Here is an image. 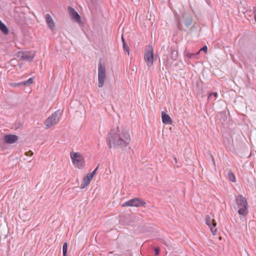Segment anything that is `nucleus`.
Wrapping results in <instances>:
<instances>
[{
	"mask_svg": "<svg viewBox=\"0 0 256 256\" xmlns=\"http://www.w3.org/2000/svg\"><path fill=\"white\" fill-rule=\"evenodd\" d=\"M130 142L128 132L123 128H117L116 131L111 130L107 135L106 142L110 148H122L126 146Z\"/></svg>",
	"mask_w": 256,
	"mask_h": 256,
	"instance_id": "1",
	"label": "nucleus"
},
{
	"mask_svg": "<svg viewBox=\"0 0 256 256\" xmlns=\"http://www.w3.org/2000/svg\"><path fill=\"white\" fill-rule=\"evenodd\" d=\"M236 208L240 215L245 216L248 214V206L246 199L241 194H239L236 198Z\"/></svg>",
	"mask_w": 256,
	"mask_h": 256,
	"instance_id": "2",
	"label": "nucleus"
},
{
	"mask_svg": "<svg viewBox=\"0 0 256 256\" xmlns=\"http://www.w3.org/2000/svg\"><path fill=\"white\" fill-rule=\"evenodd\" d=\"M70 158L74 166L78 168H82L84 166V162L82 156L79 152H71Z\"/></svg>",
	"mask_w": 256,
	"mask_h": 256,
	"instance_id": "3",
	"label": "nucleus"
},
{
	"mask_svg": "<svg viewBox=\"0 0 256 256\" xmlns=\"http://www.w3.org/2000/svg\"><path fill=\"white\" fill-rule=\"evenodd\" d=\"M34 52L32 51H20L16 54V57L20 60L32 61L34 57Z\"/></svg>",
	"mask_w": 256,
	"mask_h": 256,
	"instance_id": "4",
	"label": "nucleus"
},
{
	"mask_svg": "<svg viewBox=\"0 0 256 256\" xmlns=\"http://www.w3.org/2000/svg\"><path fill=\"white\" fill-rule=\"evenodd\" d=\"M182 22H184L186 27H188L192 22V16L188 13H184L182 18H177V25L179 30H181Z\"/></svg>",
	"mask_w": 256,
	"mask_h": 256,
	"instance_id": "5",
	"label": "nucleus"
},
{
	"mask_svg": "<svg viewBox=\"0 0 256 256\" xmlns=\"http://www.w3.org/2000/svg\"><path fill=\"white\" fill-rule=\"evenodd\" d=\"M106 78V68L101 63L98 66V86H103Z\"/></svg>",
	"mask_w": 256,
	"mask_h": 256,
	"instance_id": "6",
	"label": "nucleus"
},
{
	"mask_svg": "<svg viewBox=\"0 0 256 256\" xmlns=\"http://www.w3.org/2000/svg\"><path fill=\"white\" fill-rule=\"evenodd\" d=\"M144 58L147 66L148 67L151 66L153 64L154 60L153 48L152 46H148L146 48Z\"/></svg>",
	"mask_w": 256,
	"mask_h": 256,
	"instance_id": "7",
	"label": "nucleus"
},
{
	"mask_svg": "<svg viewBox=\"0 0 256 256\" xmlns=\"http://www.w3.org/2000/svg\"><path fill=\"white\" fill-rule=\"evenodd\" d=\"M60 114L59 110L52 114V115L46 120L45 122L46 126L48 128L54 125L59 119Z\"/></svg>",
	"mask_w": 256,
	"mask_h": 256,
	"instance_id": "8",
	"label": "nucleus"
},
{
	"mask_svg": "<svg viewBox=\"0 0 256 256\" xmlns=\"http://www.w3.org/2000/svg\"><path fill=\"white\" fill-rule=\"evenodd\" d=\"M146 204V202L140 198H134L131 199L122 205V207L125 206H141Z\"/></svg>",
	"mask_w": 256,
	"mask_h": 256,
	"instance_id": "9",
	"label": "nucleus"
},
{
	"mask_svg": "<svg viewBox=\"0 0 256 256\" xmlns=\"http://www.w3.org/2000/svg\"><path fill=\"white\" fill-rule=\"evenodd\" d=\"M205 222L209 226L212 234L214 235L216 232V223L214 219L211 220L210 216L207 215L205 217Z\"/></svg>",
	"mask_w": 256,
	"mask_h": 256,
	"instance_id": "10",
	"label": "nucleus"
},
{
	"mask_svg": "<svg viewBox=\"0 0 256 256\" xmlns=\"http://www.w3.org/2000/svg\"><path fill=\"white\" fill-rule=\"evenodd\" d=\"M68 10L70 16L76 22H79L80 20V16L74 8L68 6Z\"/></svg>",
	"mask_w": 256,
	"mask_h": 256,
	"instance_id": "11",
	"label": "nucleus"
},
{
	"mask_svg": "<svg viewBox=\"0 0 256 256\" xmlns=\"http://www.w3.org/2000/svg\"><path fill=\"white\" fill-rule=\"evenodd\" d=\"M18 140V136L14 134H8L4 136V141L7 144H14Z\"/></svg>",
	"mask_w": 256,
	"mask_h": 256,
	"instance_id": "12",
	"label": "nucleus"
},
{
	"mask_svg": "<svg viewBox=\"0 0 256 256\" xmlns=\"http://www.w3.org/2000/svg\"><path fill=\"white\" fill-rule=\"evenodd\" d=\"M46 21L48 27L52 30H54L55 24L52 18L49 14H46L45 16Z\"/></svg>",
	"mask_w": 256,
	"mask_h": 256,
	"instance_id": "13",
	"label": "nucleus"
},
{
	"mask_svg": "<svg viewBox=\"0 0 256 256\" xmlns=\"http://www.w3.org/2000/svg\"><path fill=\"white\" fill-rule=\"evenodd\" d=\"M162 122L164 124H171L172 122V120L170 116L164 112H162Z\"/></svg>",
	"mask_w": 256,
	"mask_h": 256,
	"instance_id": "14",
	"label": "nucleus"
},
{
	"mask_svg": "<svg viewBox=\"0 0 256 256\" xmlns=\"http://www.w3.org/2000/svg\"><path fill=\"white\" fill-rule=\"evenodd\" d=\"M0 30L4 34H8L9 30L7 26L2 21L0 20Z\"/></svg>",
	"mask_w": 256,
	"mask_h": 256,
	"instance_id": "15",
	"label": "nucleus"
},
{
	"mask_svg": "<svg viewBox=\"0 0 256 256\" xmlns=\"http://www.w3.org/2000/svg\"><path fill=\"white\" fill-rule=\"evenodd\" d=\"M178 56V52L175 50H172L170 52V58L172 60H176Z\"/></svg>",
	"mask_w": 256,
	"mask_h": 256,
	"instance_id": "16",
	"label": "nucleus"
},
{
	"mask_svg": "<svg viewBox=\"0 0 256 256\" xmlns=\"http://www.w3.org/2000/svg\"><path fill=\"white\" fill-rule=\"evenodd\" d=\"M33 82V78H29L28 80L22 82L20 83H18V84H22L24 86H28L30 84H31Z\"/></svg>",
	"mask_w": 256,
	"mask_h": 256,
	"instance_id": "17",
	"label": "nucleus"
},
{
	"mask_svg": "<svg viewBox=\"0 0 256 256\" xmlns=\"http://www.w3.org/2000/svg\"><path fill=\"white\" fill-rule=\"evenodd\" d=\"M228 176L229 180L232 182H236V178L234 174L231 172H229L228 174Z\"/></svg>",
	"mask_w": 256,
	"mask_h": 256,
	"instance_id": "18",
	"label": "nucleus"
},
{
	"mask_svg": "<svg viewBox=\"0 0 256 256\" xmlns=\"http://www.w3.org/2000/svg\"><path fill=\"white\" fill-rule=\"evenodd\" d=\"M68 251V244L66 242H64L62 246V253L63 256H66Z\"/></svg>",
	"mask_w": 256,
	"mask_h": 256,
	"instance_id": "19",
	"label": "nucleus"
},
{
	"mask_svg": "<svg viewBox=\"0 0 256 256\" xmlns=\"http://www.w3.org/2000/svg\"><path fill=\"white\" fill-rule=\"evenodd\" d=\"M122 46H123V49L124 52V53L126 54H127L128 55H129V54H130L129 48L126 44V42H124V44H122Z\"/></svg>",
	"mask_w": 256,
	"mask_h": 256,
	"instance_id": "20",
	"label": "nucleus"
},
{
	"mask_svg": "<svg viewBox=\"0 0 256 256\" xmlns=\"http://www.w3.org/2000/svg\"><path fill=\"white\" fill-rule=\"evenodd\" d=\"M92 178L90 175V174L88 173L86 176H84L83 178L84 180L86 181V182H88L90 183V181L92 179Z\"/></svg>",
	"mask_w": 256,
	"mask_h": 256,
	"instance_id": "21",
	"label": "nucleus"
},
{
	"mask_svg": "<svg viewBox=\"0 0 256 256\" xmlns=\"http://www.w3.org/2000/svg\"><path fill=\"white\" fill-rule=\"evenodd\" d=\"M198 54V52L196 53V54H192L188 52L186 54V56L187 57H188L190 58H194L195 57H196Z\"/></svg>",
	"mask_w": 256,
	"mask_h": 256,
	"instance_id": "22",
	"label": "nucleus"
},
{
	"mask_svg": "<svg viewBox=\"0 0 256 256\" xmlns=\"http://www.w3.org/2000/svg\"><path fill=\"white\" fill-rule=\"evenodd\" d=\"M218 93L216 92H212L210 93L209 96H208V99L210 100H212V96H214L215 98L213 100H215L216 99V98H217L218 96Z\"/></svg>",
	"mask_w": 256,
	"mask_h": 256,
	"instance_id": "23",
	"label": "nucleus"
},
{
	"mask_svg": "<svg viewBox=\"0 0 256 256\" xmlns=\"http://www.w3.org/2000/svg\"><path fill=\"white\" fill-rule=\"evenodd\" d=\"M89 184V182H86V181L83 180L82 184H80V188L82 189L85 188Z\"/></svg>",
	"mask_w": 256,
	"mask_h": 256,
	"instance_id": "24",
	"label": "nucleus"
},
{
	"mask_svg": "<svg viewBox=\"0 0 256 256\" xmlns=\"http://www.w3.org/2000/svg\"><path fill=\"white\" fill-rule=\"evenodd\" d=\"M89 184V182H86V181L83 180L82 184H80V188L82 189L85 188Z\"/></svg>",
	"mask_w": 256,
	"mask_h": 256,
	"instance_id": "25",
	"label": "nucleus"
},
{
	"mask_svg": "<svg viewBox=\"0 0 256 256\" xmlns=\"http://www.w3.org/2000/svg\"><path fill=\"white\" fill-rule=\"evenodd\" d=\"M207 50H208L207 46H204L198 52V54H199L200 52L202 51V50L204 51V52H207Z\"/></svg>",
	"mask_w": 256,
	"mask_h": 256,
	"instance_id": "26",
	"label": "nucleus"
},
{
	"mask_svg": "<svg viewBox=\"0 0 256 256\" xmlns=\"http://www.w3.org/2000/svg\"><path fill=\"white\" fill-rule=\"evenodd\" d=\"M98 166L94 170V171L91 172V173H90V175L92 176V177H94V175L96 174V172L98 168Z\"/></svg>",
	"mask_w": 256,
	"mask_h": 256,
	"instance_id": "27",
	"label": "nucleus"
},
{
	"mask_svg": "<svg viewBox=\"0 0 256 256\" xmlns=\"http://www.w3.org/2000/svg\"><path fill=\"white\" fill-rule=\"evenodd\" d=\"M154 251H155V254L156 255V256H158L159 254V253H160V249H159V248H155Z\"/></svg>",
	"mask_w": 256,
	"mask_h": 256,
	"instance_id": "28",
	"label": "nucleus"
},
{
	"mask_svg": "<svg viewBox=\"0 0 256 256\" xmlns=\"http://www.w3.org/2000/svg\"><path fill=\"white\" fill-rule=\"evenodd\" d=\"M32 154H33V152L31 150H29L28 152H26V156H31L32 155Z\"/></svg>",
	"mask_w": 256,
	"mask_h": 256,
	"instance_id": "29",
	"label": "nucleus"
},
{
	"mask_svg": "<svg viewBox=\"0 0 256 256\" xmlns=\"http://www.w3.org/2000/svg\"><path fill=\"white\" fill-rule=\"evenodd\" d=\"M254 11H255V14H254V18L255 22H256V7L255 8Z\"/></svg>",
	"mask_w": 256,
	"mask_h": 256,
	"instance_id": "30",
	"label": "nucleus"
},
{
	"mask_svg": "<svg viewBox=\"0 0 256 256\" xmlns=\"http://www.w3.org/2000/svg\"><path fill=\"white\" fill-rule=\"evenodd\" d=\"M122 44H124V42H125V41H124V40L122 36Z\"/></svg>",
	"mask_w": 256,
	"mask_h": 256,
	"instance_id": "31",
	"label": "nucleus"
},
{
	"mask_svg": "<svg viewBox=\"0 0 256 256\" xmlns=\"http://www.w3.org/2000/svg\"><path fill=\"white\" fill-rule=\"evenodd\" d=\"M174 160L176 162H177V159L176 158H174Z\"/></svg>",
	"mask_w": 256,
	"mask_h": 256,
	"instance_id": "32",
	"label": "nucleus"
},
{
	"mask_svg": "<svg viewBox=\"0 0 256 256\" xmlns=\"http://www.w3.org/2000/svg\"><path fill=\"white\" fill-rule=\"evenodd\" d=\"M212 160L213 162H214V157H213L212 156Z\"/></svg>",
	"mask_w": 256,
	"mask_h": 256,
	"instance_id": "33",
	"label": "nucleus"
},
{
	"mask_svg": "<svg viewBox=\"0 0 256 256\" xmlns=\"http://www.w3.org/2000/svg\"><path fill=\"white\" fill-rule=\"evenodd\" d=\"M16 85H18V84H15V86H16Z\"/></svg>",
	"mask_w": 256,
	"mask_h": 256,
	"instance_id": "34",
	"label": "nucleus"
}]
</instances>
